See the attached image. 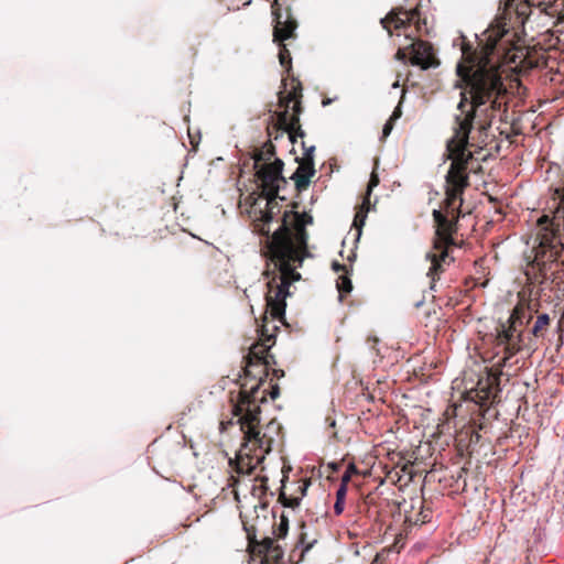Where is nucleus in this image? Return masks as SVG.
Here are the masks:
<instances>
[{"label":"nucleus","mask_w":564,"mask_h":564,"mask_svg":"<svg viewBox=\"0 0 564 564\" xmlns=\"http://www.w3.org/2000/svg\"><path fill=\"white\" fill-rule=\"evenodd\" d=\"M417 18V9L405 10L400 8L398 10H392L389 14H387L386 18L381 19L380 22L382 26L391 34V25H393L395 30L408 29Z\"/></svg>","instance_id":"obj_9"},{"label":"nucleus","mask_w":564,"mask_h":564,"mask_svg":"<svg viewBox=\"0 0 564 564\" xmlns=\"http://www.w3.org/2000/svg\"><path fill=\"white\" fill-rule=\"evenodd\" d=\"M314 174V163H300L291 178L295 182L296 188L303 191L310 185L311 177Z\"/></svg>","instance_id":"obj_14"},{"label":"nucleus","mask_w":564,"mask_h":564,"mask_svg":"<svg viewBox=\"0 0 564 564\" xmlns=\"http://www.w3.org/2000/svg\"><path fill=\"white\" fill-rule=\"evenodd\" d=\"M343 268H344V267H343V265H340V264H339V263H337V262H334V263H333V269H334L335 271H339V270H341Z\"/></svg>","instance_id":"obj_29"},{"label":"nucleus","mask_w":564,"mask_h":564,"mask_svg":"<svg viewBox=\"0 0 564 564\" xmlns=\"http://www.w3.org/2000/svg\"><path fill=\"white\" fill-rule=\"evenodd\" d=\"M274 154V145L268 141L260 149H257L252 156L256 176L261 186L270 192H279V184L286 182L282 175L283 161L275 158L273 162H269Z\"/></svg>","instance_id":"obj_6"},{"label":"nucleus","mask_w":564,"mask_h":564,"mask_svg":"<svg viewBox=\"0 0 564 564\" xmlns=\"http://www.w3.org/2000/svg\"><path fill=\"white\" fill-rule=\"evenodd\" d=\"M372 564H375V563H372Z\"/></svg>","instance_id":"obj_34"},{"label":"nucleus","mask_w":564,"mask_h":564,"mask_svg":"<svg viewBox=\"0 0 564 564\" xmlns=\"http://www.w3.org/2000/svg\"><path fill=\"white\" fill-rule=\"evenodd\" d=\"M261 564H282L283 550L271 538H265L257 545Z\"/></svg>","instance_id":"obj_10"},{"label":"nucleus","mask_w":564,"mask_h":564,"mask_svg":"<svg viewBox=\"0 0 564 564\" xmlns=\"http://www.w3.org/2000/svg\"><path fill=\"white\" fill-rule=\"evenodd\" d=\"M543 226L542 238L533 261V268H536L543 280L557 279V273L564 271V240L562 230L564 228V193L560 196V202L550 218L544 215L540 219Z\"/></svg>","instance_id":"obj_4"},{"label":"nucleus","mask_w":564,"mask_h":564,"mask_svg":"<svg viewBox=\"0 0 564 564\" xmlns=\"http://www.w3.org/2000/svg\"><path fill=\"white\" fill-rule=\"evenodd\" d=\"M509 32L506 28V24H497L495 26H490L485 34H487L488 48L491 52L499 50V43L503 39V36Z\"/></svg>","instance_id":"obj_16"},{"label":"nucleus","mask_w":564,"mask_h":564,"mask_svg":"<svg viewBox=\"0 0 564 564\" xmlns=\"http://www.w3.org/2000/svg\"><path fill=\"white\" fill-rule=\"evenodd\" d=\"M415 23H416V29L420 30L421 26H420L419 21H416Z\"/></svg>","instance_id":"obj_32"},{"label":"nucleus","mask_w":564,"mask_h":564,"mask_svg":"<svg viewBox=\"0 0 564 564\" xmlns=\"http://www.w3.org/2000/svg\"><path fill=\"white\" fill-rule=\"evenodd\" d=\"M297 98V91L294 89V91H290L288 94L281 91L279 94V102L280 106L284 108V115L286 116L289 112L290 105L293 102V109L295 112L300 111V104L296 102Z\"/></svg>","instance_id":"obj_17"},{"label":"nucleus","mask_w":564,"mask_h":564,"mask_svg":"<svg viewBox=\"0 0 564 564\" xmlns=\"http://www.w3.org/2000/svg\"><path fill=\"white\" fill-rule=\"evenodd\" d=\"M278 425L275 424V422H270L268 425H267V430L268 431H272V430H278Z\"/></svg>","instance_id":"obj_28"},{"label":"nucleus","mask_w":564,"mask_h":564,"mask_svg":"<svg viewBox=\"0 0 564 564\" xmlns=\"http://www.w3.org/2000/svg\"><path fill=\"white\" fill-rule=\"evenodd\" d=\"M399 116H400V113L394 111L392 117L384 123V126L382 128V137H381V139H386L391 133V131L393 129V120L395 118H398Z\"/></svg>","instance_id":"obj_22"},{"label":"nucleus","mask_w":564,"mask_h":564,"mask_svg":"<svg viewBox=\"0 0 564 564\" xmlns=\"http://www.w3.org/2000/svg\"><path fill=\"white\" fill-rule=\"evenodd\" d=\"M274 344L273 335H265L264 338L257 344H253L250 348V358L256 359L264 366H269L270 359L273 358L272 355L269 354L270 348Z\"/></svg>","instance_id":"obj_13"},{"label":"nucleus","mask_w":564,"mask_h":564,"mask_svg":"<svg viewBox=\"0 0 564 564\" xmlns=\"http://www.w3.org/2000/svg\"><path fill=\"white\" fill-rule=\"evenodd\" d=\"M378 184H379V177H378V175L375 172H372L371 176H370V180H369V183H368V186H367V194L364 197L362 206H361L360 210H358L356 213V216H355V219H354V226L356 228H358V235H357L358 238L360 237L361 227L364 226L365 219L367 217V213L369 212L370 194H371L372 189Z\"/></svg>","instance_id":"obj_12"},{"label":"nucleus","mask_w":564,"mask_h":564,"mask_svg":"<svg viewBox=\"0 0 564 564\" xmlns=\"http://www.w3.org/2000/svg\"><path fill=\"white\" fill-rule=\"evenodd\" d=\"M539 4L540 0H505V10L509 14L514 13L518 22L523 24L532 8Z\"/></svg>","instance_id":"obj_11"},{"label":"nucleus","mask_w":564,"mask_h":564,"mask_svg":"<svg viewBox=\"0 0 564 564\" xmlns=\"http://www.w3.org/2000/svg\"><path fill=\"white\" fill-rule=\"evenodd\" d=\"M337 289L340 294L350 292L352 289L351 281L348 278L340 276L337 281Z\"/></svg>","instance_id":"obj_21"},{"label":"nucleus","mask_w":564,"mask_h":564,"mask_svg":"<svg viewBox=\"0 0 564 564\" xmlns=\"http://www.w3.org/2000/svg\"><path fill=\"white\" fill-rule=\"evenodd\" d=\"M345 509V501L344 500H336L334 505V512L336 516H339L343 513Z\"/></svg>","instance_id":"obj_25"},{"label":"nucleus","mask_w":564,"mask_h":564,"mask_svg":"<svg viewBox=\"0 0 564 564\" xmlns=\"http://www.w3.org/2000/svg\"><path fill=\"white\" fill-rule=\"evenodd\" d=\"M359 473L357 466L354 463H349L345 473L341 476L340 482L347 485L350 482L351 477Z\"/></svg>","instance_id":"obj_20"},{"label":"nucleus","mask_w":564,"mask_h":564,"mask_svg":"<svg viewBox=\"0 0 564 564\" xmlns=\"http://www.w3.org/2000/svg\"><path fill=\"white\" fill-rule=\"evenodd\" d=\"M279 501L283 507L295 509L301 503V497L286 496V494L282 491L279 496Z\"/></svg>","instance_id":"obj_19"},{"label":"nucleus","mask_w":564,"mask_h":564,"mask_svg":"<svg viewBox=\"0 0 564 564\" xmlns=\"http://www.w3.org/2000/svg\"><path fill=\"white\" fill-rule=\"evenodd\" d=\"M314 150H315L314 145L310 147L308 149H305L304 159H303L302 163H308V162L314 163V161H313Z\"/></svg>","instance_id":"obj_24"},{"label":"nucleus","mask_w":564,"mask_h":564,"mask_svg":"<svg viewBox=\"0 0 564 564\" xmlns=\"http://www.w3.org/2000/svg\"><path fill=\"white\" fill-rule=\"evenodd\" d=\"M272 15H273V41L279 43V61L281 66H283L286 70L291 69L292 57L290 51L286 48L283 42L285 40L292 39L295 36V30L297 28V23L294 19L286 14L285 20H283V14L279 7L278 0H274L272 3Z\"/></svg>","instance_id":"obj_7"},{"label":"nucleus","mask_w":564,"mask_h":564,"mask_svg":"<svg viewBox=\"0 0 564 564\" xmlns=\"http://www.w3.org/2000/svg\"><path fill=\"white\" fill-rule=\"evenodd\" d=\"M271 399H275L279 395V387L275 384L272 387V390L270 392Z\"/></svg>","instance_id":"obj_26"},{"label":"nucleus","mask_w":564,"mask_h":564,"mask_svg":"<svg viewBox=\"0 0 564 564\" xmlns=\"http://www.w3.org/2000/svg\"><path fill=\"white\" fill-rule=\"evenodd\" d=\"M332 468H333L334 470H337V465H336V464H333V465H332Z\"/></svg>","instance_id":"obj_31"},{"label":"nucleus","mask_w":564,"mask_h":564,"mask_svg":"<svg viewBox=\"0 0 564 564\" xmlns=\"http://www.w3.org/2000/svg\"><path fill=\"white\" fill-rule=\"evenodd\" d=\"M551 325V318L549 314L542 313L536 316V319L530 330V333L527 336L532 337V349L535 346L534 339L544 338L547 329Z\"/></svg>","instance_id":"obj_15"},{"label":"nucleus","mask_w":564,"mask_h":564,"mask_svg":"<svg viewBox=\"0 0 564 564\" xmlns=\"http://www.w3.org/2000/svg\"><path fill=\"white\" fill-rule=\"evenodd\" d=\"M262 189L271 195L267 203V210L262 213L259 226L260 235L267 241L262 249L267 267L263 275L268 279L265 293L267 312L273 319L283 322L285 316V299L291 295L290 285L301 279L293 264L302 259L300 251L306 249L308 235L306 226L313 223V217L306 213L284 212L281 224L273 231L271 223L281 207L276 200L279 192H270L264 186Z\"/></svg>","instance_id":"obj_2"},{"label":"nucleus","mask_w":564,"mask_h":564,"mask_svg":"<svg viewBox=\"0 0 564 564\" xmlns=\"http://www.w3.org/2000/svg\"><path fill=\"white\" fill-rule=\"evenodd\" d=\"M289 530V520L282 514L280 518V522L273 527V533L278 539H283L288 534Z\"/></svg>","instance_id":"obj_18"},{"label":"nucleus","mask_w":564,"mask_h":564,"mask_svg":"<svg viewBox=\"0 0 564 564\" xmlns=\"http://www.w3.org/2000/svg\"><path fill=\"white\" fill-rule=\"evenodd\" d=\"M329 102H330L329 100L323 101V105L325 106V105H328Z\"/></svg>","instance_id":"obj_33"},{"label":"nucleus","mask_w":564,"mask_h":564,"mask_svg":"<svg viewBox=\"0 0 564 564\" xmlns=\"http://www.w3.org/2000/svg\"><path fill=\"white\" fill-rule=\"evenodd\" d=\"M262 380H259L249 391L241 390L239 399L231 406V416L223 419L219 424L221 433L231 426L239 425L242 433V444L237 453V473L251 475L264 460L272 449L273 438L262 433L260 429V403L267 401L265 390H261Z\"/></svg>","instance_id":"obj_3"},{"label":"nucleus","mask_w":564,"mask_h":564,"mask_svg":"<svg viewBox=\"0 0 564 564\" xmlns=\"http://www.w3.org/2000/svg\"><path fill=\"white\" fill-rule=\"evenodd\" d=\"M299 489L301 491V498L304 497L306 495L307 484H303V485L299 486Z\"/></svg>","instance_id":"obj_27"},{"label":"nucleus","mask_w":564,"mask_h":564,"mask_svg":"<svg viewBox=\"0 0 564 564\" xmlns=\"http://www.w3.org/2000/svg\"><path fill=\"white\" fill-rule=\"evenodd\" d=\"M462 59L456 73L458 83H464L467 91L460 93L457 106L460 113L455 116L454 135L447 143L452 164L445 176V213L433 212L436 238L434 251L426 253V260L431 262L427 271L432 279L431 289H434L436 278L445 267L454 261L449 257V248L457 246L454 235L463 204L462 195L469 185L468 172L476 171L474 153L489 142L492 122L496 119L505 121L508 111V90L498 68L482 65L471 45L465 43L462 45Z\"/></svg>","instance_id":"obj_1"},{"label":"nucleus","mask_w":564,"mask_h":564,"mask_svg":"<svg viewBox=\"0 0 564 564\" xmlns=\"http://www.w3.org/2000/svg\"><path fill=\"white\" fill-rule=\"evenodd\" d=\"M329 426H330V427H334V426H335V420L329 421Z\"/></svg>","instance_id":"obj_30"},{"label":"nucleus","mask_w":564,"mask_h":564,"mask_svg":"<svg viewBox=\"0 0 564 564\" xmlns=\"http://www.w3.org/2000/svg\"><path fill=\"white\" fill-rule=\"evenodd\" d=\"M410 57L405 48H399L395 58L402 63L410 61L412 65L420 66L422 69H429L438 66L440 62L435 56L433 46L422 40L413 41L410 46Z\"/></svg>","instance_id":"obj_8"},{"label":"nucleus","mask_w":564,"mask_h":564,"mask_svg":"<svg viewBox=\"0 0 564 564\" xmlns=\"http://www.w3.org/2000/svg\"><path fill=\"white\" fill-rule=\"evenodd\" d=\"M348 486L340 482L337 491H336V500H344L346 501Z\"/></svg>","instance_id":"obj_23"},{"label":"nucleus","mask_w":564,"mask_h":564,"mask_svg":"<svg viewBox=\"0 0 564 564\" xmlns=\"http://www.w3.org/2000/svg\"><path fill=\"white\" fill-rule=\"evenodd\" d=\"M533 318V311L530 305L518 304L512 310L507 325L501 324L497 329V345L505 350V364L522 349H532V337L527 336L521 329Z\"/></svg>","instance_id":"obj_5"}]
</instances>
